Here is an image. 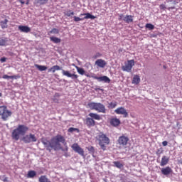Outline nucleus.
I'll list each match as a JSON object with an SVG mask.
<instances>
[{"label":"nucleus","instance_id":"obj_1","mask_svg":"<svg viewBox=\"0 0 182 182\" xmlns=\"http://www.w3.org/2000/svg\"><path fill=\"white\" fill-rule=\"evenodd\" d=\"M41 143L43 144V146H45L46 150L48 151H52V150H63V151H65V149L62 148L60 143L66 145V140L63 136L58 134L57 136L53 137L50 141H48L46 139H42Z\"/></svg>","mask_w":182,"mask_h":182},{"label":"nucleus","instance_id":"obj_2","mask_svg":"<svg viewBox=\"0 0 182 182\" xmlns=\"http://www.w3.org/2000/svg\"><path fill=\"white\" fill-rule=\"evenodd\" d=\"M29 127L23 124L18 125L17 128L14 129L11 132V138L13 140L18 141L21 138V136H25L28 132Z\"/></svg>","mask_w":182,"mask_h":182},{"label":"nucleus","instance_id":"obj_3","mask_svg":"<svg viewBox=\"0 0 182 182\" xmlns=\"http://www.w3.org/2000/svg\"><path fill=\"white\" fill-rule=\"evenodd\" d=\"M97 141L98 142L100 149L103 150V151H106L109 144H110V139L107 137L106 134L103 132H100L97 136L95 137Z\"/></svg>","mask_w":182,"mask_h":182},{"label":"nucleus","instance_id":"obj_4","mask_svg":"<svg viewBox=\"0 0 182 182\" xmlns=\"http://www.w3.org/2000/svg\"><path fill=\"white\" fill-rule=\"evenodd\" d=\"M87 117L85 119V124L87 127H93V126H96V122L95 120H102V117L99 115V114L90 112Z\"/></svg>","mask_w":182,"mask_h":182},{"label":"nucleus","instance_id":"obj_5","mask_svg":"<svg viewBox=\"0 0 182 182\" xmlns=\"http://www.w3.org/2000/svg\"><path fill=\"white\" fill-rule=\"evenodd\" d=\"M87 106L90 110H95L98 113H106V107L100 102H90Z\"/></svg>","mask_w":182,"mask_h":182},{"label":"nucleus","instance_id":"obj_6","mask_svg":"<svg viewBox=\"0 0 182 182\" xmlns=\"http://www.w3.org/2000/svg\"><path fill=\"white\" fill-rule=\"evenodd\" d=\"M0 116L2 120L6 122L8 118L12 116V112L8 110V107L5 105L0 106Z\"/></svg>","mask_w":182,"mask_h":182},{"label":"nucleus","instance_id":"obj_7","mask_svg":"<svg viewBox=\"0 0 182 182\" xmlns=\"http://www.w3.org/2000/svg\"><path fill=\"white\" fill-rule=\"evenodd\" d=\"M85 76L87 77H92V79H95L96 80H98V82H105V83H109L110 82V78L106 75H103L101 77H97L95 75H90V74H84Z\"/></svg>","mask_w":182,"mask_h":182},{"label":"nucleus","instance_id":"obj_8","mask_svg":"<svg viewBox=\"0 0 182 182\" xmlns=\"http://www.w3.org/2000/svg\"><path fill=\"white\" fill-rule=\"evenodd\" d=\"M22 141L26 144L35 143L38 141V139L36 138V136H35V134H29L23 136L22 138Z\"/></svg>","mask_w":182,"mask_h":182},{"label":"nucleus","instance_id":"obj_9","mask_svg":"<svg viewBox=\"0 0 182 182\" xmlns=\"http://www.w3.org/2000/svg\"><path fill=\"white\" fill-rule=\"evenodd\" d=\"M133 66H134V60H129L124 63V65L122 67V69L124 72L130 73L133 69Z\"/></svg>","mask_w":182,"mask_h":182},{"label":"nucleus","instance_id":"obj_10","mask_svg":"<svg viewBox=\"0 0 182 182\" xmlns=\"http://www.w3.org/2000/svg\"><path fill=\"white\" fill-rule=\"evenodd\" d=\"M71 148L75 152L80 154V156H82V157L85 156V150L77 143H75L71 146Z\"/></svg>","mask_w":182,"mask_h":182},{"label":"nucleus","instance_id":"obj_11","mask_svg":"<svg viewBox=\"0 0 182 182\" xmlns=\"http://www.w3.org/2000/svg\"><path fill=\"white\" fill-rule=\"evenodd\" d=\"M117 143L121 147H126L129 143V137L122 135L118 138Z\"/></svg>","mask_w":182,"mask_h":182},{"label":"nucleus","instance_id":"obj_12","mask_svg":"<svg viewBox=\"0 0 182 182\" xmlns=\"http://www.w3.org/2000/svg\"><path fill=\"white\" fill-rule=\"evenodd\" d=\"M62 74L63 76H67V77H71V79H73L75 83H77V77H79V75L76 74H72L69 71L65 70H62Z\"/></svg>","mask_w":182,"mask_h":182},{"label":"nucleus","instance_id":"obj_13","mask_svg":"<svg viewBox=\"0 0 182 182\" xmlns=\"http://www.w3.org/2000/svg\"><path fill=\"white\" fill-rule=\"evenodd\" d=\"M114 113H116L117 114H122L123 117H129V113L127 112V110H126L123 107L117 108L114 110Z\"/></svg>","mask_w":182,"mask_h":182},{"label":"nucleus","instance_id":"obj_14","mask_svg":"<svg viewBox=\"0 0 182 182\" xmlns=\"http://www.w3.org/2000/svg\"><path fill=\"white\" fill-rule=\"evenodd\" d=\"M161 173L164 176H170L173 173V169L170 166H166L161 169Z\"/></svg>","mask_w":182,"mask_h":182},{"label":"nucleus","instance_id":"obj_15","mask_svg":"<svg viewBox=\"0 0 182 182\" xmlns=\"http://www.w3.org/2000/svg\"><path fill=\"white\" fill-rule=\"evenodd\" d=\"M95 65H97L98 68H103L106 66V65H107V63H106V60L103 59H98L95 61Z\"/></svg>","mask_w":182,"mask_h":182},{"label":"nucleus","instance_id":"obj_16","mask_svg":"<svg viewBox=\"0 0 182 182\" xmlns=\"http://www.w3.org/2000/svg\"><path fill=\"white\" fill-rule=\"evenodd\" d=\"M168 161H170V158L166 156H163L160 163L161 167H164V166H167V164H168Z\"/></svg>","mask_w":182,"mask_h":182},{"label":"nucleus","instance_id":"obj_17","mask_svg":"<svg viewBox=\"0 0 182 182\" xmlns=\"http://www.w3.org/2000/svg\"><path fill=\"white\" fill-rule=\"evenodd\" d=\"M109 123L111 126H113V127H117V126L120 125V119L117 118H112L109 120Z\"/></svg>","mask_w":182,"mask_h":182},{"label":"nucleus","instance_id":"obj_18","mask_svg":"<svg viewBox=\"0 0 182 182\" xmlns=\"http://www.w3.org/2000/svg\"><path fill=\"white\" fill-rule=\"evenodd\" d=\"M18 31L23 32L24 33H29L31 28L28 26H18Z\"/></svg>","mask_w":182,"mask_h":182},{"label":"nucleus","instance_id":"obj_19","mask_svg":"<svg viewBox=\"0 0 182 182\" xmlns=\"http://www.w3.org/2000/svg\"><path fill=\"white\" fill-rule=\"evenodd\" d=\"M85 16L82 19H96V16L90 14V13L81 14L80 16Z\"/></svg>","mask_w":182,"mask_h":182},{"label":"nucleus","instance_id":"obj_20","mask_svg":"<svg viewBox=\"0 0 182 182\" xmlns=\"http://www.w3.org/2000/svg\"><path fill=\"white\" fill-rule=\"evenodd\" d=\"M3 79H21V75H4L2 77Z\"/></svg>","mask_w":182,"mask_h":182},{"label":"nucleus","instance_id":"obj_21","mask_svg":"<svg viewBox=\"0 0 182 182\" xmlns=\"http://www.w3.org/2000/svg\"><path fill=\"white\" fill-rule=\"evenodd\" d=\"M56 70H62V67H60L59 65H53L48 69V73L52 72L53 73H55Z\"/></svg>","mask_w":182,"mask_h":182},{"label":"nucleus","instance_id":"obj_22","mask_svg":"<svg viewBox=\"0 0 182 182\" xmlns=\"http://www.w3.org/2000/svg\"><path fill=\"white\" fill-rule=\"evenodd\" d=\"M123 20L124 22H126V23H132V22H133V16L127 15Z\"/></svg>","mask_w":182,"mask_h":182},{"label":"nucleus","instance_id":"obj_23","mask_svg":"<svg viewBox=\"0 0 182 182\" xmlns=\"http://www.w3.org/2000/svg\"><path fill=\"white\" fill-rule=\"evenodd\" d=\"M132 83L134 85H139V83H140V76L138 75H134L132 79Z\"/></svg>","mask_w":182,"mask_h":182},{"label":"nucleus","instance_id":"obj_24","mask_svg":"<svg viewBox=\"0 0 182 182\" xmlns=\"http://www.w3.org/2000/svg\"><path fill=\"white\" fill-rule=\"evenodd\" d=\"M114 167H117V168H123L124 167V164L120 163V161H117L113 162Z\"/></svg>","mask_w":182,"mask_h":182},{"label":"nucleus","instance_id":"obj_25","mask_svg":"<svg viewBox=\"0 0 182 182\" xmlns=\"http://www.w3.org/2000/svg\"><path fill=\"white\" fill-rule=\"evenodd\" d=\"M50 41L51 42H53V43H60V42H61L60 38L55 37V36L50 37Z\"/></svg>","mask_w":182,"mask_h":182},{"label":"nucleus","instance_id":"obj_26","mask_svg":"<svg viewBox=\"0 0 182 182\" xmlns=\"http://www.w3.org/2000/svg\"><path fill=\"white\" fill-rule=\"evenodd\" d=\"M34 66L35 68L38 69V70H40L41 72H43V70H46V69H48V67L45 65H39L38 64H35Z\"/></svg>","mask_w":182,"mask_h":182},{"label":"nucleus","instance_id":"obj_27","mask_svg":"<svg viewBox=\"0 0 182 182\" xmlns=\"http://www.w3.org/2000/svg\"><path fill=\"white\" fill-rule=\"evenodd\" d=\"M0 23L2 29H6V28H8V19L6 18L4 21H1Z\"/></svg>","mask_w":182,"mask_h":182},{"label":"nucleus","instance_id":"obj_28","mask_svg":"<svg viewBox=\"0 0 182 182\" xmlns=\"http://www.w3.org/2000/svg\"><path fill=\"white\" fill-rule=\"evenodd\" d=\"M36 176V171H29L27 174L28 178H33V177Z\"/></svg>","mask_w":182,"mask_h":182},{"label":"nucleus","instance_id":"obj_29","mask_svg":"<svg viewBox=\"0 0 182 182\" xmlns=\"http://www.w3.org/2000/svg\"><path fill=\"white\" fill-rule=\"evenodd\" d=\"M48 1L49 0H35L34 4L38 5H46V4H48Z\"/></svg>","mask_w":182,"mask_h":182},{"label":"nucleus","instance_id":"obj_30","mask_svg":"<svg viewBox=\"0 0 182 182\" xmlns=\"http://www.w3.org/2000/svg\"><path fill=\"white\" fill-rule=\"evenodd\" d=\"M38 181L39 182H50V180L48 178V177H46V176H45V175L41 176L38 178Z\"/></svg>","mask_w":182,"mask_h":182},{"label":"nucleus","instance_id":"obj_31","mask_svg":"<svg viewBox=\"0 0 182 182\" xmlns=\"http://www.w3.org/2000/svg\"><path fill=\"white\" fill-rule=\"evenodd\" d=\"M58 35L59 33V29L58 28H53L50 31H48V35Z\"/></svg>","mask_w":182,"mask_h":182},{"label":"nucleus","instance_id":"obj_32","mask_svg":"<svg viewBox=\"0 0 182 182\" xmlns=\"http://www.w3.org/2000/svg\"><path fill=\"white\" fill-rule=\"evenodd\" d=\"M75 69H77V73H79V75H85V73H86V72L85 71V69L79 68L77 66H75Z\"/></svg>","mask_w":182,"mask_h":182},{"label":"nucleus","instance_id":"obj_33","mask_svg":"<svg viewBox=\"0 0 182 182\" xmlns=\"http://www.w3.org/2000/svg\"><path fill=\"white\" fill-rule=\"evenodd\" d=\"M8 42V38H0V46H6Z\"/></svg>","mask_w":182,"mask_h":182},{"label":"nucleus","instance_id":"obj_34","mask_svg":"<svg viewBox=\"0 0 182 182\" xmlns=\"http://www.w3.org/2000/svg\"><path fill=\"white\" fill-rule=\"evenodd\" d=\"M116 106H117V102L116 101L110 102L108 105V109H114V107H116Z\"/></svg>","mask_w":182,"mask_h":182},{"label":"nucleus","instance_id":"obj_35","mask_svg":"<svg viewBox=\"0 0 182 182\" xmlns=\"http://www.w3.org/2000/svg\"><path fill=\"white\" fill-rule=\"evenodd\" d=\"M64 14L65 15V16H72V15H75V12L68 10L66 12H65Z\"/></svg>","mask_w":182,"mask_h":182},{"label":"nucleus","instance_id":"obj_36","mask_svg":"<svg viewBox=\"0 0 182 182\" xmlns=\"http://www.w3.org/2000/svg\"><path fill=\"white\" fill-rule=\"evenodd\" d=\"M145 28H146L147 29H150L151 31H153V29H154V25L151 23H146Z\"/></svg>","mask_w":182,"mask_h":182},{"label":"nucleus","instance_id":"obj_37","mask_svg":"<svg viewBox=\"0 0 182 182\" xmlns=\"http://www.w3.org/2000/svg\"><path fill=\"white\" fill-rule=\"evenodd\" d=\"M68 132L69 133H73V132H77V133H79V129L70 127L68 129Z\"/></svg>","mask_w":182,"mask_h":182},{"label":"nucleus","instance_id":"obj_38","mask_svg":"<svg viewBox=\"0 0 182 182\" xmlns=\"http://www.w3.org/2000/svg\"><path fill=\"white\" fill-rule=\"evenodd\" d=\"M75 22H79L80 21H83V18H80L76 16H74Z\"/></svg>","mask_w":182,"mask_h":182},{"label":"nucleus","instance_id":"obj_39","mask_svg":"<svg viewBox=\"0 0 182 182\" xmlns=\"http://www.w3.org/2000/svg\"><path fill=\"white\" fill-rule=\"evenodd\" d=\"M100 56H102V54L100 53H97L95 55H94V59H97V58H100Z\"/></svg>","mask_w":182,"mask_h":182},{"label":"nucleus","instance_id":"obj_40","mask_svg":"<svg viewBox=\"0 0 182 182\" xmlns=\"http://www.w3.org/2000/svg\"><path fill=\"white\" fill-rule=\"evenodd\" d=\"M88 151H89L90 153H95V147L90 146V148H88Z\"/></svg>","mask_w":182,"mask_h":182},{"label":"nucleus","instance_id":"obj_41","mask_svg":"<svg viewBox=\"0 0 182 182\" xmlns=\"http://www.w3.org/2000/svg\"><path fill=\"white\" fill-rule=\"evenodd\" d=\"M0 62H1V63H4V62H6V58L3 57L0 59Z\"/></svg>","mask_w":182,"mask_h":182},{"label":"nucleus","instance_id":"obj_42","mask_svg":"<svg viewBox=\"0 0 182 182\" xmlns=\"http://www.w3.org/2000/svg\"><path fill=\"white\" fill-rule=\"evenodd\" d=\"M159 8H160V9H166V5H164V4H161V5L159 6Z\"/></svg>","mask_w":182,"mask_h":182},{"label":"nucleus","instance_id":"obj_43","mask_svg":"<svg viewBox=\"0 0 182 182\" xmlns=\"http://www.w3.org/2000/svg\"><path fill=\"white\" fill-rule=\"evenodd\" d=\"M167 144H168V142H167V141H164L162 142V145H163L164 146H167Z\"/></svg>","mask_w":182,"mask_h":182},{"label":"nucleus","instance_id":"obj_44","mask_svg":"<svg viewBox=\"0 0 182 182\" xmlns=\"http://www.w3.org/2000/svg\"><path fill=\"white\" fill-rule=\"evenodd\" d=\"M18 2H20V4H21V5H24L25 1L23 0H18Z\"/></svg>","mask_w":182,"mask_h":182},{"label":"nucleus","instance_id":"obj_45","mask_svg":"<svg viewBox=\"0 0 182 182\" xmlns=\"http://www.w3.org/2000/svg\"><path fill=\"white\" fill-rule=\"evenodd\" d=\"M53 102H54L55 103H59V100L55 98V99H53Z\"/></svg>","mask_w":182,"mask_h":182},{"label":"nucleus","instance_id":"obj_46","mask_svg":"<svg viewBox=\"0 0 182 182\" xmlns=\"http://www.w3.org/2000/svg\"><path fill=\"white\" fill-rule=\"evenodd\" d=\"M122 18H123V14H120L119 18V21H122Z\"/></svg>","mask_w":182,"mask_h":182},{"label":"nucleus","instance_id":"obj_47","mask_svg":"<svg viewBox=\"0 0 182 182\" xmlns=\"http://www.w3.org/2000/svg\"><path fill=\"white\" fill-rule=\"evenodd\" d=\"M26 5H29V0H27V1H26Z\"/></svg>","mask_w":182,"mask_h":182},{"label":"nucleus","instance_id":"obj_48","mask_svg":"<svg viewBox=\"0 0 182 182\" xmlns=\"http://www.w3.org/2000/svg\"><path fill=\"white\" fill-rule=\"evenodd\" d=\"M65 151H68V146L65 147Z\"/></svg>","mask_w":182,"mask_h":182},{"label":"nucleus","instance_id":"obj_49","mask_svg":"<svg viewBox=\"0 0 182 182\" xmlns=\"http://www.w3.org/2000/svg\"><path fill=\"white\" fill-rule=\"evenodd\" d=\"M4 181H8L7 178H5V179L4 180Z\"/></svg>","mask_w":182,"mask_h":182},{"label":"nucleus","instance_id":"obj_50","mask_svg":"<svg viewBox=\"0 0 182 182\" xmlns=\"http://www.w3.org/2000/svg\"><path fill=\"white\" fill-rule=\"evenodd\" d=\"M175 9V7L173 6V7H171L170 8V9Z\"/></svg>","mask_w":182,"mask_h":182},{"label":"nucleus","instance_id":"obj_51","mask_svg":"<svg viewBox=\"0 0 182 182\" xmlns=\"http://www.w3.org/2000/svg\"><path fill=\"white\" fill-rule=\"evenodd\" d=\"M2 96V93L0 92V97Z\"/></svg>","mask_w":182,"mask_h":182},{"label":"nucleus","instance_id":"obj_52","mask_svg":"<svg viewBox=\"0 0 182 182\" xmlns=\"http://www.w3.org/2000/svg\"><path fill=\"white\" fill-rule=\"evenodd\" d=\"M100 90H103V89H100Z\"/></svg>","mask_w":182,"mask_h":182},{"label":"nucleus","instance_id":"obj_53","mask_svg":"<svg viewBox=\"0 0 182 182\" xmlns=\"http://www.w3.org/2000/svg\"><path fill=\"white\" fill-rule=\"evenodd\" d=\"M160 151V150H158V153Z\"/></svg>","mask_w":182,"mask_h":182}]
</instances>
